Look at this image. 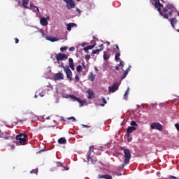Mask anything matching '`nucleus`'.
<instances>
[{
	"mask_svg": "<svg viewBox=\"0 0 179 179\" xmlns=\"http://www.w3.org/2000/svg\"><path fill=\"white\" fill-rule=\"evenodd\" d=\"M155 3L154 6L157 9L158 12H159V15L163 16L164 19H169V16H173V12H177V8L173 4H167L166 8L169 10V14L163 13L162 12V8H163V5L160 3V0H153Z\"/></svg>",
	"mask_w": 179,
	"mask_h": 179,
	"instance_id": "nucleus-1",
	"label": "nucleus"
},
{
	"mask_svg": "<svg viewBox=\"0 0 179 179\" xmlns=\"http://www.w3.org/2000/svg\"><path fill=\"white\" fill-rule=\"evenodd\" d=\"M29 0H22V6L25 9H31L34 12H36V13L39 12L38 7L34 6V4L33 3H31L29 7Z\"/></svg>",
	"mask_w": 179,
	"mask_h": 179,
	"instance_id": "nucleus-2",
	"label": "nucleus"
},
{
	"mask_svg": "<svg viewBox=\"0 0 179 179\" xmlns=\"http://www.w3.org/2000/svg\"><path fill=\"white\" fill-rule=\"evenodd\" d=\"M15 139L18 141V145H26V141H27V135L22 134L17 135Z\"/></svg>",
	"mask_w": 179,
	"mask_h": 179,
	"instance_id": "nucleus-3",
	"label": "nucleus"
},
{
	"mask_svg": "<svg viewBox=\"0 0 179 179\" xmlns=\"http://www.w3.org/2000/svg\"><path fill=\"white\" fill-rule=\"evenodd\" d=\"M61 68H63V69L66 75L67 79H69V80L72 82V80H73V78H72V71H71V69H69V66H64V64H62Z\"/></svg>",
	"mask_w": 179,
	"mask_h": 179,
	"instance_id": "nucleus-4",
	"label": "nucleus"
},
{
	"mask_svg": "<svg viewBox=\"0 0 179 179\" xmlns=\"http://www.w3.org/2000/svg\"><path fill=\"white\" fill-rule=\"evenodd\" d=\"M124 164H129V161L131 160V151L129 149H124Z\"/></svg>",
	"mask_w": 179,
	"mask_h": 179,
	"instance_id": "nucleus-5",
	"label": "nucleus"
},
{
	"mask_svg": "<svg viewBox=\"0 0 179 179\" xmlns=\"http://www.w3.org/2000/svg\"><path fill=\"white\" fill-rule=\"evenodd\" d=\"M151 129H157V131H163V126L159 122H154L150 124Z\"/></svg>",
	"mask_w": 179,
	"mask_h": 179,
	"instance_id": "nucleus-6",
	"label": "nucleus"
},
{
	"mask_svg": "<svg viewBox=\"0 0 179 179\" xmlns=\"http://www.w3.org/2000/svg\"><path fill=\"white\" fill-rule=\"evenodd\" d=\"M67 96L73 101H78V103L80 104V107H83V101H82V99H80V98L76 97V96H75V95L69 94V95H67Z\"/></svg>",
	"mask_w": 179,
	"mask_h": 179,
	"instance_id": "nucleus-7",
	"label": "nucleus"
},
{
	"mask_svg": "<svg viewBox=\"0 0 179 179\" xmlns=\"http://www.w3.org/2000/svg\"><path fill=\"white\" fill-rule=\"evenodd\" d=\"M55 58L57 62H59V61H64V59H68V55L62 53H57L55 55Z\"/></svg>",
	"mask_w": 179,
	"mask_h": 179,
	"instance_id": "nucleus-8",
	"label": "nucleus"
},
{
	"mask_svg": "<svg viewBox=\"0 0 179 179\" xmlns=\"http://www.w3.org/2000/svg\"><path fill=\"white\" fill-rule=\"evenodd\" d=\"M66 8L69 10L73 9V8H75L76 5L75 4V1H73V0H69L68 1H66Z\"/></svg>",
	"mask_w": 179,
	"mask_h": 179,
	"instance_id": "nucleus-9",
	"label": "nucleus"
},
{
	"mask_svg": "<svg viewBox=\"0 0 179 179\" xmlns=\"http://www.w3.org/2000/svg\"><path fill=\"white\" fill-rule=\"evenodd\" d=\"M108 90L110 93H114L118 90V83H115L112 86L108 87Z\"/></svg>",
	"mask_w": 179,
	"mask_h": 179,
	"instance_id": "nucleus-10",
	"label": "nucleus"
},
{
	"mask_svg": "<svg viewBox=\"0 0 179 179\" xmlns=\"http://www.w3.org/2000/svg\"><path fill=\"white\" fill-rule=\"evenodd\" d=\"M55 80H61L64 79V73L59 72L54 77Z\"/></svg>",
	"mask_w": 179,
	"mask_h": 179,
	"instance_id": "nucleus-11",
	"label": "nucleus"
},
{
	"mask_svg": "<svg viewBox=\"0 0 179 179\" xmlns=\"http://www.w3.org/2000/svg\"><path fill=\"white\" fill-rule=\"evenodd\" d=\"M66 27L68 31H71V30H72V27H78V25L76 23L70 22L69 24H66Z\"/></svg>",
	"mask_w": 179,
	"mask_h": 179,
	"instance_id": "nucleus-12",
	"label": "nucleus"
},
{
	"mask_svg": "<svg viewBox=\"0 0 179 179\" xmlns=\"http://www.w3.org/2000/svg\"><path fill=\"white\" fill-rule=\"evenodd\" d=\"M134 131H136V127H129L127 129V136L129 137V134H132V132H134Z\"/></svg>",
	"mask_w": 179,
	"mask_h": 179,
	"instance_id": "nucleus-13",
	"label": "nucleus"
},
{
	"mask_svg": "<svg viewBox=\"0 0 179 179\" xmlns=\"http://www.w3.org/2000/svg\"><path fill=\"white\" fill-rule=\"evenodd\" d=\"M87 93L88 94V99H94V92L91 89L87 90Z\"/></svg>",
	"mask_w": 179,
	"mask_h": 179,
	"instance_id": "nucleus-14",
	"label": "nucleus"
},
{
	"mask_svg": "<svg viewBox=\"0 0 179 179\" xmlns=\"http://www.w3.org/2000/svg\"><path fill=\"white\" fill-rule=\"evenodd\" d=\"M69 66L72 71H75V65H73V59L72 58L69 59Z\"/></svg>",
	"mask_w": 179,
	"mask_h": 179,
	"instance_id": "nucleus-15",
	"label": "nucleus"
},
{
	"mask_svg": "<svg viewBox=\"0 0 179 179\" xmlns=\"http://www.w3.org/2000/svg\"><path fill=\"white\" fill-rule=\"evenodd\" d=\"M171 22V24L173 27V29H176V25L177 24V18L176 17H173L171 20H169Z\"/></svg>",
	"mask_w": 179,
	"mask_h": 179,
	"instance_id": "nucleus-16",
	"label": "nucleus"
},
{
	"mask_svg": "<svg viewBox=\"0 0 179 179\" xmlns=\"http://www.w3.org/2000/svg\"><path fill=\"white\" fill-rule=\"evenodd\" d=\"M100 49H96L92 51V54H99L101 51H103L104 46L103 44L99 45Z\"/></svg>",
	"mask_w": 179,
	"mask_h": 179,
	"instance_id": "nucleus-17",
	"label": "nucleus"
},
{
	"mask_svg": "<svg viewBox=\"0 0 179 179\" xmlns=\"http://www.w3.org/2000/svg\"><path fill=\"white\" fill-rule=\"evenodd\" d=\"M40 23L42 26H47V24H48V22L47 21V18H45V17L41 18Z\"/></svg>",
	"mask_w": 179,
	"mask_h": 179,
	"instance_id": "nucleus-18",
	"label": "nucleus"
},
{
	"mask_svg": "<svg viewBox=\"0 0 179 179\" xmlns=\"http://www.w3.org/2000/svg\"><path fill=\"white\" fill-rule=\"evenodd\" d=\"M96 45H88L85 48H84L83 50L85 52H89V50H92L93 48H94Z\"/></svg>",
	"mask_w": 179,
	"mask_h": 179,
	"instance_id": "nucleus-19",
	"label": "nucleus"
},
{
	"mask_svg": "<svg viewBox=\"0 0 179 179\" xmlns=\"http://www.w3.org/2000/svg\"><path fill=\"white\" fill-rule=\"evenodd\" d=\"M98 178L113 179V177L110 175H99Z\"/></svg>",
	"mask_w": 179,
	"mask_h": 179,
	"instance_id": "nucleus-20",
	"label": "nucleus"
},
{
	"mask_svg": "<svg viewBox=\"0 0 179 179\" xmlns=\"http://www.w3.org/2000/svg\"><path fill=\"white\" fill-rule=\"evenodd\" d=\"M58 143H59L60 145H66V139L64 137H62L58 140Z\"/></svg>",
	"mask_w": 179,
	"mask_h": 179,
	"instance_id": "nucleus-21",
	"label": "nucleus"
},
{
	"mask_svg": "<svg viewBox=\"0 0 179 179\" xmlns=\"http://www.w3.org/2000/svg\"><path fill=\"white\" fill-rule=\"evenodd\" d=\"M88 79L89 80H90L91 82H94V79H96V76H94V74H93V73H90L88 75Z\"/></svg>",
	"mask_w": 179,
	"mask_h": 179,
	"instance_id": "nucleus-22",
	"label": "nucleus"
},
{
	"mask_svg": "<svg viewBox=\"0 0 179 179\" xmlns=\"http://www.w3.org/2000/svg\"><path fill=\"white\" fill-rule=\"evenodd\" d=\"M46 40H48L49 41H51L52 43L58 41V39L56 37H52V36H48L46 38Z\"/></svg>",
	"mask_w": 179,
	"mask_h": 179,
	"instance_id": "nucleus-23",
	"label": "nucleus"
},
{
	"mask_svg": "<svg viewBox=\"0 0 179 179\" xmlns=\"http://www.w3.org/2000/svg\"><path fill=\"white\" fill-rule=\"evenodd\" d=\"M0 138H3L4 139H9L10 138L9 136H6V134L0 132Z\"/></svg>",
	"mask_w": 179,
	"mask_h": 179,
	"instance_id": "nucleus-24",
	"label": "nucleus"
},
{
	"mask_svg": "<svg viewBox=\"0 0 179 179\" xmlns=\"http://www.w3.org/2000/svg\"><path fill=\"white\" fill-rule=\"evenodd\" d=\"M129 94V88H127V90H126V92L124 94V100H128V95Z\"/></svg>",
	"mask_w": 179,
	"mask_h": 179,
	"instance_id": "nucleus-25",
	"label": "nucleus"
},
{
	"mask_svg": "<svg viewBox=\"0 0 179 179\" xmlns=\"http://www.w3.org/2000/svg\"><path fill=\"white\" fill-rule=\"evenodd\" d=\"M103 59L107 61V59H110V55H107V53L104 52L103 54Z\"/></svg>",
	"mask_w": 179,
	"mask_h": 179,
	"instance_id": "nucleus-26",
	"label": "nucleus"
},
{
	"mask_svg": "<svg viewBox=\"0 0 179 179\" xmlns=\"http://www.w3.org/2000/svg\"><path fill=\"white\" fill-rule=\"evenodd\" d=\"M31 174H38V169H32L31 171Z\"/></svg>",
	"mask_w": 179,
	"mask_h": 179,
	"instance_id": "nucleus-27",
	"label": "nucleus"
},
{
	"mask_svg": "<svg viewBox=\"0 0 179 179\" xmlns=\"http://www.w3.org/2000/svg\"><path fill=\"white\" fill-rule=\"evenodd\" d=\"M76 71H77V72L80 73V72H82V71H83L82 66H80V65L78 66L77 68H76Z\"/></svg>",
	"mask_w": 179,
	"mask_h": 179,
	"instance_id": "nucleus-28",
	"label": "nucleus"
},
{
	"mask_svg": "<svg viewBox=\"0 0 179 179\" xmlns=\"http://www.w3.org/2000/svg\"><path fill=\"white\" fill-rule=\"evenodd\" d=\"M127 75H128V71H125L123 75L121 77V79H125L127 78Z\"/></svg>",
	"mask_w": 179,
	"mask_h": 179,
	"instance_id": "nucleus-29",
	"label": "nucleus"
},
{
	"mask_svg": "<svg viewBox=\"0 0 179 179\" xmlns=\"http://www.w3.org/2000/svg\"><path fill=\"white\" fill-rule=\"evenodd\" d=\"M66 50H68V47H66V46H65V47H62V48H60V51H61L62 52H64V51H66Z\"/></svg>",
	"mask_w": 179,
	"mask_h": 179,
	"instance_id": "nucleus-30",
	"label": "nucleus"
},
{
	"mask_svg": "<svg viewBox=\"0 0 179 179\" xmlns=\"http://www.w3.org/2000/svg\"><path fill=\"white\" fill-rule=\"evenodd\" d=\"M131 127H138V124H136V122H135V121H131Z\"/></svg>",
	"mask_w": 179,
	"mask_h": 179,
	"instance_id": "nucleus-31",
	"label": "nucleus"
},
{
	"mask_svg": "<svg viewBox=\"0 0 179 179\" xmlns=\"http://www.w3.org/2000/svg\"><path fill=\"white\" fill-rule=\"evenodd\" d=\"M120 56H121V53L120 52V51L117 52L116 55L115 56V58H116V59H117V58L120 57Z\"/></svg>",
	"mask_w": 179,
	"mask_h": 179,
	"instance_id": "nucleus-32",
	"label": "nucleus"
},
{
	"mask_svg": "<svg viewBox=\"0 0 179 179\" xmlns=\"http://www.w3.org/2000/svg\"><path fill=\"white\" fill-rule=\"evenodd\" d=\"M75 80H76V82H79V80H80L79 76H78V75L75 76Z\"/></svg>",
	"mask_w": 179,
	"mask_h": 179,
	"instance_id": "nucleus-33",
	"label": "nucleus"
},
{
	"mask_svg": "<svg viewBox=\"0 0 179 179\" xmlns=\"http://www.w3.org/2000/svg\"><path fill=\"white\" fill-rule=\"evenodd\" d=\"M68 120H72L73 122H75L76 121V119L74 117H69Z\"/></svg>",
	"mask_w": 179,
	"mask_h": 179,
	"instance_id": "nucleus-34",
	"label": "nucleus"
},
{
	"mask_svg": "<svg viewBox=\"0 0 179 179\" xmlns=\"http://www.w3.org/2000/svg\"><path fill=\"white\" fill-rule=\"evenodd\" d=\"M119 66H122V67H124V62H122V60H120Z\"/></svg>",
	"mask_w": 179,
	"mask_h": 179,
	"instance_id": "nucleus-35",
	"label": "nucleus"
},
{
	"mask_svg": "<svg viewBox=\"0 0 179 179\" xmlns=\"http://www.w3.org/2000/svg\"><path fill=\"white\" fill-rule=\"evenodd\" d=\"M85 59H87V61H89V59H90V55H87L85 57Z\"/></svg>",
	"mask_w": 179,
	"mask_h": 179,
	"instance_id": "nucleus-36",
	"label": "nucleus"
},
{
	"mask_svg": "<svg viewBox=\"0 0 179 179\" xmlns=\"http://www.w3.org/2000/svg\"><path fill=\"white\" fill-rule=\"evenodd\" d=\"M101 100L104 104H107V101L106 100V99L104 97H102Z\"/></svg>",
	"mask_w": 179,
	"mask_h": 179,
	"instance_id": "nucleus-37",
	"label": "nucleus"
},
{
	"mask_svg": "<svg viewBox=\"0 0 179 179\" xmlns=\"http://www.w3.org/2000/svg\"><path fill=\"white\" fill-rule=\"evenodd\" d=\"M175 127H176L177 131H178V132H179V124L178 123L175 124Z\"/></svg>",
	"mask_w": 179,
	"mask_h": 179,
	"instance_id": "nucleus-38",
	"label": "nucleus"
},
{
	"mask_svg": "<svg viewBox=\"0 0 179 179\" xmlns=\"http://www.w3.org/2000/svg\"><path fill=\"white\" fill-rule=\"evenodd\" d=\"M127 138H127V141H128V142H132V137H131V136H127Z\"/></svg>",
	"mask_w": 179,
	"mask_h": 179,
	"instance_id": "nucleus-39",
	"label": "nucleus"
},
{
	"mask_svg": "<svg viewBox=\"0 0 179 179\" xmlns=\"http://www.w3.org/2000/svg\"><path fill=\"white\" fill-rule=\"evenodd\" d=\"M115 47L117 49V52H120V47H118V45H115Z\"/></svg>",
	"mask_w": 179,
	"mask_h": 179,
	"instance_id": "nucleus-40",
	"label": "nucleus"
},
{
	"mask_svg": "<svg viewBox=\"0 0 179 179\" xmlns=\"http://www.w3.org/2000/svg\"><path fill=\"white\" fill-rule=\"evenodd\" d=\"M83 69H86V65L85 64V62H82Z\"/></svg>",
	"mask_w": 179,
	"mask_h": 179,
	"instance_id": "nucleus-41",
	"label": "nucleus"
},
{
	"mask_svg": "<svg viewBox=\"0 0 179 179\" xmlns=\"http://www.w3.org/2000/svg\"><path fill=\"white\" fill-rule=\"evenodd\" d=\"M163 12L164 13H166V12H169V10L167 9V8H165L163 9Z\"/></svg>",
	"mask_w": 179,
	"mask_h": 179,
	"instance_id": "nucleus-42",
	"label": "nucleus"
},
{
	"mask_svg": "<svg viewBox=\"0 0 179 179\" xmlns=\"http://www.w3.org/2000/svg\"><path fill=\"white\" fill-rule=\"evenodd\" d=\"M15 44H17L19 43V39L17 38H15Z\"/></svg>",
	"mask_w": 179,
	"mask_h": 179,
	"instance_id": "nucleus-43",
	"label": "nucleus"
},
{
	"mask_svg": "<svg viewBox=\"0 0 179 179\" xmlns=\"http://www.w3.org/2000/svg\"><path fill=\"white\" fill-rule=\"evenodd\" d=\"M69 51H75V48L73 47H71L69 49Z\"/></svg>",
	"mask_w": 179,
	"mask_h": 179,
	"instance_id": "nucleus-44",
	"label": "nucleus"
},
{
	"mask_svg": "<svg viewBox=\"0 0 179 179\" xmlns=\"http://www.w3.org/2000/svg\"><path fill=\"white\" fill-rule=\"evenodd\" d=\"M115 61L118 62V61H121V59L120 57H117L115 58Z\"/></svg>",
	"mask_w": 179,
	"mask_h": 179,
	"instance_id": "nucleus-45",
	"label": "nucleus"
},
{
	"mask_svg": "<svg viewBox=\"0 0 179 179\" xmlns=\"http://www.w3.org/2000/svg\"><path fill=\"white\" fill-rule=\"evenodd\" d=\"M170 178L177 179V177H175V176H170Z\"/></svg>",
	"mask_w": 179,
	"mask_h": 179,
	"instance_id": "nucleus-46",
	"label": "nucleus"
},
{
	"mask_svg": "<svg viewBox=\"0 0 179 179\" xmlns=\"http://www.w3.org/2000/svg\"><path fill=\"white\" fill-rule=\"evenodd\" d=\"M115 69H116V71H120V67H119L118 66H117L115 67Z\"/></svg>",
	"mask_w": 179,
	"mask_h": 179,
	"instance_id": "nucleus-47",
	"label": "nucleus"
},
{
	"mask_svg": "<svg viewBox=\"0 0 179 179\" xmlns=\"http://www.w3.org/2000/svg\"><path fill=\"white\" fill-rule=\"evenodd\" d=\"M126 71H127V73H128L129 72V71H131V69H129V68H127V69Z\"/></svg>",
	"mask_w": 179,
	"mask_h": 179,
	"instance_id": "nucleus-48",
	"label": "nucleus"
},
{
	"mask_svg": "<svg viewBox=\"0 0 179 179\" xmlns=\"http://www.w3.org/2000/svg\"><path fill=\"white\" fill-rule=\"evenodd\" d=\"M77 12H78L79 13H80V10L79 8L76 9Z\"/></svg>",
	"mask_w": 179,
	"mask_h": 179,
	"instance_id": "nucleus-49",
	"label": "nucleus"
},
{
	"mask_svg": "<svg viewBox=\"0 0 179 179\" xmlns=\"http://www.w3.org/2000/svg\"><path fill=\"white\" fill-rule=\"evenodd\" d=\"M90 159H92V158H90V155H88V156H87V159H88V161L90 160Z\"/></svg>",
	"mask_w": 179,
	"mask_h": 179,
	"instance_id": "nucleus-50",
	"label": "nucleus"
},
{
	"mask_svg": "<svg viewBox=\"0 0 179 179\" xmlns=\"http://www.w3.org/2000/svg\"><path fill=\"white\" fill-rule=\"evenodd\" d=\"M41 33H42V36L43 37H44V32H43V31H41Z\"/></svg>",
	"mask_w": 179,
	"mask_h": 179,
	"instance_id": "nucleus-51",
	"label": "nucleus"
},
{
	"mask_svg": "<svg viewBox=\"0 0 179 179\" xmlns=\"http://www.w3.org/2000/svg\"><path fill=\"white\" fill-rule=\"evenodd\" d=\"M83 127H85V128H89V126L87 125H83Z\"/></svg>",
	"mask_w": 179,
	"mask_h": 179,
	"instance_id": "nucleus-52",
	"label": "nucleus"
},
{
	"mask_svg": "<svg viewBox=\"0 0 179 179\" xmlns=\"http://www.w3.org/2000/svg\"><path fill=\"white\" fill-rule=\"evenodd\" d=\"M64 170H69V168H68V167H64Z\"/></svg>",
	"mask_w": 179,
	"mask_h": 179,
	"instance_id": "nucleus-53",
	"label": "nucleus"
},
{
	"mask_svg": "<svg viewBox=\"0 0 179 179\" xmlns=\"http://www.w3.org/2000/svg\"><path fill=\"white\" fill-rule=\"evenodd\" d=\"M50 118H51V117H46V120H50Z\"/></svg>",
	"mask_w": 179,
	"mask_h": 179,
	"instance_id": "nucleus-54",
	"label": "nucleus"
},
{
	"mask_svg": "<svg viewBox=\"0 0 179 179\" xmlns=\"http://www.w3.org/2000/svg\"><path fill=\"white\" fill-rule=\"evenodd\" d=\"M106 44H107L108 45H110V42L107 41V42H106Z\"/></svg>",
	"mask_w": 179,
	"mask_h": 179,
	"instance_id": "nucleus-55",
	"label": "nucleus"
},
{
	"mask_svg": "<svg viewBox=\"0 0 179 179\" xmlns=\"http://www.w3.org/2000/svg\"><path fill=\"white\" fill-rule=\"evenodd\" d=\"M41 97H44V94H40Z\"/></svg>",
	"mask_w": 179,
	"mask_h": 179,
	"instance_id": "nucleus-56",
	"label": "nucleus"
},
{
	"mask_svg": "<svg viewBox=\"0 0 179 179\" xmlns=\"http://www.w3.org/2000/svg\"><path fill=\"white\" fill-rule=\"evenodd\" d=\"M101 107H104V104L103 103L101 104Z\"/></svg>",
	"mask_w": 179,
	"mask_h": 179,
	"instance_id": "nucleus-57",
	"label": "nucleus"
},
{
	"mask_svg": "<svg viewBox=\"0 0 179 179\" xmlns=\"http://www.w3.org/2000/svg\"><path fill=\"white\" fill-rule=\"evenodd\" d=\"M69 0H64V2H68Z\"/></svg>",
	"mask_w": 179,
	"mask_h": 179,
	"instance_id": "nucleus-58",
	"label": "nucleus"
},
{
	"mask_svg": "<svg viewBox=\"0 0 179 179\" xmlns=\"http://www.w3.org/2000/svg\"><path fill=\"white\" fill-rule=\"evenodd\" d=\"M34 97H35V99H37V95H35Z\"/></svg>",
	"mask_w": 179,
	"mask_h": 179,
	"instance_id": "nucleus-59",
	"label": "nucleus"
},
{
	"mask_svg": "<svg viewBox=\"0 0 179 179\" xmlns=\"http://www.w3.org/2000/svg\"><path fill=\"white\" fill-rule=\"evenodd\" d=\"M177 31H178V33H179V29H177Z\"/></svg>",
	"mask_w": 179,
	"mask_h": 179,
	"instance_id": "nucleus-60",
	"label": "nucleus"
},
{
	"mask_svg": "<svg viewBox=\"0 0 179 179\" xmlns=\"http://www.w3.org/2000/svg\"><path fill=\"white\" fill-rule=\"evenodd\" d=\"M77 1V2H79L80 0H76Z\"/></svg>",
	"mask_w": 179,
	"mask_h": 179,
	"instance_id": "nucleus-61",
	"label": "nucleus"
},
{
	"mask_svg": "<svg viewBox=\"0 0 179 179\" xmlns=\"http://www.w3.org/2000/svg\"><path fill=\"white\" fill-rule=\"evenodd\" d=\"M95 70L97 71V68L95 67Z\"/></svg>",
	"mask_w": 179,
	"mask_h": 179,
	"instance_id": "nucleus-62",
	"label": "nucleus"
},
{
	"mask_svg": "<svg viewBox=\"0 0 179 179\" xmlns=\"http://www.w3.org/2000/svg\"><path fill=\"white\" fill-rule=\"evenodd\" d=\"M47 19H50V17H48Z\"/></svg>",
	"mask_w": 179,
	"mask_h": 179,
	"instance_id": "nucleus-63",
	"label": "nucleus"
},
{
	"mask_svg": "<svg viewBox=\"0 0 179 179\" xmlns=\"http://www.w3.org/2000/svg\"><path fill=\"white\" fill-rule=\"evenodd\" d=\"M43 150H41V152H43Z\"/></svg>",
	"mask_w": 179,
	"mask_h": 179,
	"instance_id": "nucleus-64",
	"label": "nucleus"
}]
</instances>
